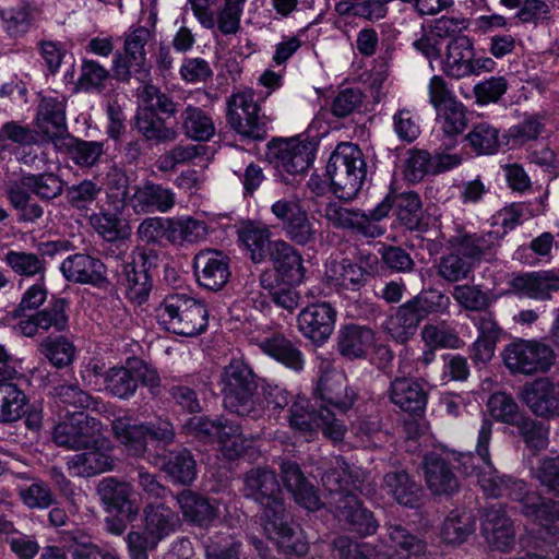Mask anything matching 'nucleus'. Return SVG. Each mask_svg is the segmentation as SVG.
<instances>
[{
    "label": "nucleus",
    "instance_id": "f257e3e1",
    "mask_svg": "<svg viewBox=\"0 0 559 559\" xmlns=\"http://www.w3.org/2000/svg\"><path fill=\"white\" fill-rule=\"evenodd\" d=\"M242 496L259 504L261 521L266 536L287 555L302 556L307 544L301 542L288 523L283 490L276 473L270 467H252L243 474Z\"/></svg>",
    "mask_w": 559,
    "mask_h": 559
},
{
    "label": "nucleus",
    "instance_id": "f03ea898",
    "mask_svg": "<svg viewBox=\"0 0 559 559\" xmlns=\"http://www.w3.org/2000/svg\"><path fill=\"white\" fill-rule=\"evenodd\" d=\"M219 386L224 407L229 413L253 420L264 415L266 405L276 411L289 404V393L276 384L267 383L261 394L254 372L241 359H233L224 367Z\"/></svg>",
    "mask_w": 559,
    "mask_h": 559
},
{
    "label": "nucleus",
    "instance_id": "7ed1b4c3",
    "mask_svg": "<svg viewBox=\"0 0 559 559\" xmlns=\"http://www.w3.org/2000/svg\"><path fill=\"white\" fill-rule=\"evenodd\" d=\"M478 483L487 496L518 502L521 514L540 526L549 527L559 520V503L531 490L522 479L501 475L495 469L481 473Z\"/></svg>",
    "mask_w": 559,
    "mask_h": 559
},
{
    "label": "nucleus",
    "instance_id": "20e7f679",
    "mask_svg": "<svg viewBox=\"0 0 559 559\" xmlns=\"http://www.w3.org/2000/svg\"><path fill=\"white\" fill-rule=\"evenodd\" d=\"M326 176L333 193L338 199L355 198L367 177V165L358 145L349 142L340 143L328 160Z\"/></svg>",
    "mask_w": 559,
    "mask_h": 559
},
{
    "label": "nucleus",
    "instance_id": "39448f33",
    "mask_svg": "<svg viewBox=\"0 0 559 559\" xmlns=\"http://www.w3.org/2000/svg\"><path fill=\"white\" fill-rule=\"evenodd\" d=\"M158 322L169 332L195 336L207 326L205 306L187 294L167 295L156 309Z\"/></svg>",
    "mask_w": 559,
    "mask_h": 559
},
{
    "label": "nucleus",
    "instance_id": "423d86ee",
    "mask_svg": "<svg viewBox=\"0 0 559 559\" xmlns=\"http://www.w3.org/2000/svg\"><path fill=\"white\" fill-rule=\"evenodd\" d=\"M260 100L251 88L227 98V123L238 134L254 141H262L267 135V117L261 111Z\"/></svg>",
    "mask_w": 559,
    "mask_h": 559
},
{
    "label": "nucleus",
    "instance_id": "0eeeda50",
    "mask_svg": "<svg viewBox=\"0 0 559 559\" xmlns=\"http://www.w3.org/2000/svg\"><path fill=\"white\" fill-rule=\"evenodd\" d=\"M106 391L118 399L128 400L134 395L139 382L151 389L160 385V378L155 368L144 360L132 357L124 366H115L104 373Z\"/></svg>",
    "mask_w": 559,
    "mask_h": 559
},
{
    "label": "nucleus",
    "instance_id": "6e6552de",
    "mask_svg": "<svg viewBox=\"0 0 559 559\" xmlns=\"http://www.w3.org/2000/svg\"><path fill=\"white\" fill-rule=\"evenodd\" d=\"M394 209L401 226L409 231L426 233L429 229V215L423 209L420 195L415 191L389 193L372 209L373 221H381Z\"/></svg>",
    "mask_w": 559,
    "mask_h": 559
},
{
    "label": "nucleus",
    "instance_id": "1a4fd4ad",
    "mask_svg": "<svg viewBox=\"0 0 559 559\" xmlns=\"http://www.w3.org/2000/svg\"><path fill=\"white\" fill-rule=\"evenodd\" d=\"M316 144L298 138L274 139L266 145L265 157L278 171L299 175L314 160Z\"/></svg>",
    "mask_w": 559,
    "mask_h": 559
},
{
    "label": "nucleus",
    "instance_id": "9d476101",
    "mask_svg": "<svg viewBox=\"0 0 559 559\" xmlns=\"http://www.w3.org/2000/svg\"><path fill=\"white\" fill-rule=\"evenodd\" d=\"M551 347L539 341L520 340L509 344L503 352V361L512 373L531 376L546 372L555 364Z\"/></svg>",
    "mask_w": 559,
    "mask_h": 559
},
{
    "label": "nucleus",
    "instance_id": "9b49d317",
    "mask_svg": "<svg viewBox=\"0 0 559 559\" xmlns=\"http://www.w3.org/2000/svg\"><path fill=\"white\" fill-rule=\"evenodd\" d=\"M157 254L153 250H141L132 260L121 264L118 271V284L123 287L127 297L136 305L144 304L152 290L153 283L148 273L156 265Z\"/></svg>",
    "mask_w": 559,
    "mask_h": 559
},
{
    "label": "nucleus",
    "instance_id": "f8f14e48",
    "mask_svg": "<svg viewBox=\"0 0 559 559\" xmlns=\"http://www.w3.org/2000/svg\"><path fill=\"white\" fill-rule=\"evenodd\" d=\"M99 423L81 411H67L66 419L52 432L53 442L68 450H87L97 444L96 432Z\"/></svg>",
    "mask_w": 559,
    "mask_h": 559
},
{
    "label": "nucleus",
    "instance_id": "ddd939ff",
    "mask_svg": "<svg viewBox=\"0 0 559 559\" xmlns=\"http://www.w3.org/2000/svg\"><path fill=\"white\" fill-rule=\"evenodd\" d=\"M323 487L342 500L346 495H360L371 498L376 493V485L361 468L349 466L344 460H337L336 466L329 468L321 476Z\"/></svg>",
    "mask_w": 559,
    "mask_h": 559
},
{
    "label": "nucleus",
    "instance_id": "4468645a",
    "mask_svg": "<svg viewBox=\"0 0 559 559\" xmlns=\"http://www.w3.org/2000/svg\"><path fill=\"white\" fill-rule=\"evenodd\" d=\"M152 34L148 28L139 26L124 37L123 51H117L112 61V76L127 83L133 74L144 72L146 64V45Z\"/></svg>",
    "mask_w": 559,
    "mask_h": 559
},
{
    "label": "nucleus",
    "instance_id": "2eb2a0df",
    "mask_svg": "<svg viewBox=\"0 0 559 559\" xmlns=\"http://www.w3.org/2000/svg\"><path fill=\"white\" fill-rule=\"evenodd\" d=\"M68 241H48L41 245V253L9 250L3 257L7 266L17 276L44 281L47 272L46 255L53 257L69 249Z\"/></svg>",
    "mask_w": 559,
    "mask_h": 559
},
{
    "label": "nucleus",
    "instance_id": "dca6fc26",
    "mask_svg": "<svg viewBox=\"0 0 559 559\" xmlns=\"http://www.w3.org/2000/svg\"><path fill=\"white\" fill-rule=\"evenodd\" d=\"M336 316L335 308L329 302L310 304L297 317L298 331L313 344L322 345L334 331Z\"/></svg>",
    "mask_w": 559,
    "mask_h": 559
},
{
    "label": "nucleus",
    "instance_id": "f3484780",
    "mask_svg": "<svg viewBox=\"0 0 559 559\" xmlns=\"http://www.w3.org/2000/svg\"><path fill=\"white\" fill-rule=\"evenodd\" d=\"M230 259L215 249L201 250L194 255L193 271L199 286L211 290H221L229 281Z\"/></svg>",
    "mask_w": 559,
    "mask_h": 559
},
{
    "label": "nucleus",
    "instance_id": "a211bd4d",
    "mask_svg": "<svg viewBox=\"0 0 559 559\" xmlns=\"http://www.w3.org/2000/svg\"><path fill=\"white\" fill-rule=\"evenodd\" d=\"M425 483L433 496L450 497L459 491L460 481L451 461L435 452L427 453L421 461Z\"/></svg>",
    "mask_w": 559,
    "mask_h": 559
},
{
    "label": "nucleus",
    "instance_id": "6ab92c4d",
    "mask_svg": "<svg viewBox=\"0 0 559 559\" xmlns=\"http://www.w3.org/2000/svg\"><path fill=\"white\" fill-rule=\"evenodd\" d=\"M501 236L497 231L484 234H461L449 239V245L466 260L475 265L481 261L496 260L497 250L500 247Z\"/></svg>",
    "mask_w": 559,
    "mask_h": 559
},
{
    "label": "nucleus",
    "instance_id": "aec40b11",
    "mask_svg": "<svg viewBox=\"0 0 559 559\" xmlns=\"http://www.w3.org/2000/svg\"><path fill=\"white\" fill-rule=\"evenodd\" d=\"M60 271L69 282L104 287L107 283V267L98 258L86 253H74L66 258Z\"/></svg>",
    "mask_w": 559,
    "mask_h": 559
},
{
    "label": "nucleus",
    "instance_id": "412c9836",
    "mask_svg": "<svg viewBox=\"0 0 559 559\" xmlns=\"http://www.w3.org/2000/svg\"><path fill=\"white\" fill-rule=\"evenodd\" d=\"M38 131L57 147L70 133L66 119V103L52 96L41 97L35 119Z\"/></svg>",
    "mask_w": 559,
    "mask_h": 559
},
{
    "label": "nucleus",
    "instance_id": "4be33fe9",
    "mask_svg": "<svg viewBox=\"0 0 559 559\" xmlns=\"http://www.w3.org/2000/svg\"><path fill=\"white\" fill-rule=\"evenodd\" d=\"M176 203V195L170 188L163 185L146 181L133 187L129 198V205L139 215L151 213H167Z\"/></svg>",
    "mask_w": 559,
    "mask_h": 559
},
{
    "label": "nucleus",
    "instance_id": "5701e85b",
    "mask_svg": "<svg viewBox=\"0 0 559 559\" xmlns=\"http://www.w3.org/2000/svg\"><path fill=\"white\" fill-rule=\"evenodd\" d=\"M509 285L521 297L547 301L554 293H559V272L546 270L519 274Z\"/></svg>",
    "mask_w": 559,
    "mask_h": 559
},
{
    "label": "nucleus",
    "instance_id": "b1692460",
    "mask_svg": "<svg viewBox=\"0 0 559 559\" xmlns=\"http://www.w3.org/2000/svg\"><path fill=\"white\" fill-rule=\"evenodd\" d=\"M314 395L342 413L350 409L358 397L357 391L348 385L346 376L338 371L323 372L318 380Z\"/></svg>",
    "mask_w": 559,
    "mask_h": 559
},
{
    "label": "nucleus",
    "instance_id": "393cba45",
    "mask_svg": "<svg viewBox=\"0 0 559 559\" xmlns=\"http://www.w3.org/2000/svg\"><path fill=\"white\" fill-rule=\"evenodd\" d=\"M523 402L538 417L559 416V390L548 378H538L522 388Z\"/></svg>",
    "mask_w": 559,
    "mask_h": 559
},
{
    "label": "nucleus",
    "instance_id": "a878e982",
    "mask_svg": "<svg viewBox=\"0 0 559 559\" xmlns=\"http://www.w3.org/2000/svg\"><path fill=\"white\" fill-rule=\"evenodd\" d=\"M336 512L340 522L361 537L374 534L379 527L373 513L356 495H346L342 500H336Z\"/></svg>",
    "mask_w": 559,
    "mask_h": 559
},
{
    "label": "nucleus",
    "instance_id": "bb28decb",
    "mask_svg": "<svg viewBox=\"0 0 559 559\" xmlns=\"http://www.w3.org/2000/svg\"><path fill=\"white\" fill-rule=\"evenodd\" d=\"M473 40L469 37H457L448 41L440 60V69L444 75L454 80L473 76Z\"/></svg>",
    "mask_w": 559,
    "mask_h": 559
},
{
    "label": "nucleus",
    "instance_id": "cd10ccee",
    "mask_svg": "<svg viewBox=\"0 0 559 559\" xmlns=\"http://www.w3.org/2000/svg\"><path fill=\"white\" fill-rule=\"evenodd\" d=\"M280 472L285 488L299 506L309 511H317L321 508V500L314 486L308 481L298 463L283 461Z\"/></svg>",
    "mask_w": 559,
    "mask_h": 559
},
{
    "label": "nucleus",
    "instance_id": "c85d7f7f",
    "mask_svg": "<svg viewBox=\"0 0 559 559\" xmlns=\"http://www.w3.org/2000/svg\"><path fill=\"white\" fill-rule=\"evenodd\" d=\"M389 400L401 411L413 416H421L427 405V392L413 378H395L388 391Z\"/></svg>",
    "mask_w": 559,
    "mask_h": 559
},
{
    "label": "nucleus",
    "instance_id": "c756f323",
    "mask_svg": "<svg viewBox=\"0 0 559 559\" xmlns=\"http://www.w3.org/2000/svg\"><path fill=\"white\" fill-rule=\"evenodd\" d=\"M481 530L487 543L499 550L506 551L514 542L513 522L501 506L486 508Z\"/></svg>",
    "mask_w": 559,
    "mask_h": 559
},
{
    "label": "nucleus",
    "instance_id": "7c9ffc66",
    "mask_svg": "<svg viewBox=\"0 0 559 559\" xmlns=\"http://www.w3.org/2000/svg\"><path fill=\"white\" fill-rule=\"evenodd\" d=\"M373 343V330L355 323L343 325L336 340L337 352L348 360L365 359Z\"/></svg>",
    "mask_w": 559,
    "mask_h": 559
},
{
    "label": "nucleus",
    "instance_id": "2f4dec72",
    "mask_svg": "<svg viewBox=\"0 0 559 559\" xmlns=\"http://www.w3.org/2000/svg\"><path fill=\"white\" fill-rule=\"evenodd\" d=\"M270 260L273 267L287 282L299 284L305 276L304 260L299 251L289 242L276 239L270 245Z\"/></svg>",
    "mask_w": 559,
    "mask_h": 559
},
{
    "label": "nucleus",
    "instance_id": "473e14b6",
    "mask_svg": "<svg viewBox=\"0 0 559 559\" xmlns=\"http://www.w3.org/2000/svg\"><path fill=\"white\" fill-rule=\"evenodd\" d=\"M368 275L362 266L348 259L333 260L325 270L326 283L340 293L360 290L367 284Z\"/></svg>",
    "mask_w": 559,
    "mask_h": 559
},
{
    "label": "nucleus",
    "instance_id": "72a5a7b5",
    "mask_svg": "<svg viewBox=\"0 0 559 559\" xmlns=\"http://www.w3.org/2000/svg\"><path fill=\"white\" fill-rule=\"evenodd\" d=\"M382 488L401 506L417 508L420 503L423 488L405 469L385 473Z\"/></svg>",
    "mask_w": 559,
    "mask_h": 559
},
{
    "label": "nucleus",
    "instance_id": "f704fd0d",
    "mask_svg": "<svg viewBox=\"0 0 559 559\" xmlns=\"http://www.w3.org/2000/svg\"><path fill=\"white\" fill-rule=\"evenodd\" d=\"M134 128L145 141L155 145L170 143L178 138L176 124H168L165 118L152 109L140 108L136 111Z\"/></svg>",
    "mask_w": 559,
    "mask_h": 559
},
{
    "label": "nucleus",
    "instance_id": "c9c22d12",
    "mask_svg": "<svg viewBox=\"0 0 559 559\" xmlns=\"http://www.w3.org/2000/svg\"><path fill=\"white\" fill-rule=\"evenodd\" d=\"M57 148L66 153L72 163L80 168L97 166L106 154L105 142L87 141L72 134L63 138Z\"/></svg>",
    "mask_w": 559,
    "mask_h": 559
},
{
    "label": "nucleus",
    "instance_id": "e433bc0d",
    "mask_svg": "<svg viewBox=\"0 0 559 559\" xmlns=\"http://www.w3.org/2000/svg\"><path fill=\"white\" fill-rule=\"evenodd\" d=\"M179 123L183 134L194 141L207 142L215 134L211 114L192 104H185L181 108Z\"/></svg>",
    "mask_w": 559,
    "mask_h": 559
},
{
    "label": "nucleus",
    "instance_id": "4c0bfd02",
    "mask_svg": "<svg viewBox=\"0 0 559 559\" xmlns=\"http://www.w3.org/2000/svg\"><path fill=\"white\" fill-rule=\"evenodd\" d=\"M421 321L411 301L407 300L385 320L383 329L393 341L405 344L416 334Z\"/></svg>",
    "mask_w": 559,
    "mask_h": 559
},
{
    "label": "nucleus",
    "instance_id": "58836bf2",
    "mask_svg": "<svg viewBox=\"0 0 559 559\" xmlns=\"http://www.w3.org/2000/svg\"><path fill=\"white\" fill-rule=\"evenodd\" d=\"M111 426L115 437L130 454L140 456L145 452L148 437L146 424L126 415L115 418Z\"/></svg>",
    "mask_w": 559,
    "mask_h": 559
},
{
    "label": "nucleus",
    "instance_id": "ea45409f",
    "mask_svg": "<svg viewBox=\"0 0 559 559\" xmlns=\"http://www.w3.org/2000/svg\"><path fill=\"white\" fill-rule=\"evenodd\" d=\"M67 466L73 476L92 477L110 471L114 466V460L107 453L102 452L96 444L82 453L70 456Z\"/></svg>",
    "mask_w": 559,
    "mask_h": 559
},
{
    "label": "nucleus",
    "instance_id": "a19ab883",
    "mask_svg": "<svg viewBox=\"0 0 559 559\" xmlns=\"http://www.w3.org/2000/svg\"><path fill=\"white\" fill-rule=\"evenodd\" d=\"M96 491L102 503L108 511L126 514L133 513L130 500L132 493L130 484L119 481L114 477H106L99 481Z\"/></svg>",
    "mask_w": 559,
    "mask_h": 559
},
{
    "label": "nucleus",
    "instance_id": "79ce46f5",
    "mask_svg": "<svg viewBox=\"0 0 559 559\" xmlns=\"http://www.w3.org/2000/svg\"><path fill=\"white\" fill-rule=\"evenodd\" d=\"M260 348L263 353L294 371H300L304 368L305 360L301 350L282 334L266 337L260 343Z\"/></svg>",
    "mask_w": 559,
    "mask_h": 559
},
{
    "label": "nucleus",
    "instance_id": "37998d69",
    "mask_svg": "<svg viewBox=\"0 0 559 559\" xmlns=\"http://www.w3.org/2000/svg\"><path fill=\"white\" fill-rule=\"evenodd\" d=\"M144 521L146 533L157 542L175 532L180 524L177 513L163 503L146 506Z\"/></svg>",
    "mask_w": 559,
    "mask_h": 559
},
{
    "label": "nucleus",
    "instance_id": "c03bdc74",
    "mask_svg": "<svg viewBox=\"0 0 559 559\" xmlns=\"http://www.w3.org/2000/svg\"><path fill=\"white\" fill-rule=\"evenodd\" d=\"M177 503L186 521L207 525L216 516L215 508L203 496L185 489L176 496Z\"/></svg>",
    "mask_w": 559,
    "mask_h": 559
},
{
    "label": "nucleus",
    "instance_id": "a18cd8bd",
    "mask_svg": "<svg viewBox=\"0 0 559 559\" xmlns=\"http://www.w3.org/2000/svg\"><path fill=\"white\" fill-rule=\"evenodd\" d=\"M27 396L12 380L0 381V423H13L20 419L27 405Z\"/></svg>",
    "mask_w": 559,
    "mask_h": 559
},
{
    "label": "nucleus",
    "instance_id": "49530a36",
    "mask_svg": "<svg viewBox=\"0 0 559 559\" xmlns=\"http://www.w3.org/2000/svg\"><path fill=\"white\" fill-rule=\"evenodd\" d=\"M5 194L10 204L17 211L20 223H36L43 217V206L19 182H11L5 188Z\"/></svg>",
    "mask_w": 559,
    "mask_h": 559
},
{
    "label": "nucleus",
    "instance_id": "de8ad7c7",
    "mask_svg": "<svg viewBox=\"0 0 559 559\" xmlns=\"http://www.w3.org/2000/svg\"><path fill=\"white\" fill-rule=\"evenodd\" d=\"M209 235L206 222L192 216L170 218V242L175 245L199 243Z\"/></svg>",
    "mask_w": 559,
    "mask_h": 559
},
{
    "label": "nucleus",
    "instance_id": "09e8293b",
    "mask_svg": "<svg viewBox=\"0 0 559 559\" xmlns=\"http://www.w3.org/2000/svg\"><path fill=\"white\" fill-rule=\"evenodd\" d=\"M163 468L174 483L181 485H190L197 477V462L187 449L170 451Z\"/></svg>",
    "mask_w": 559,
    "mask_h": 559
},
{
    "label": "nucleus",
    "instance_id": "8fccbe9b",
    "mask_svg": "<svg viewBox=\"0 0 559 559\" xmlns=\"http://www.w3.org/2000/svg\"><path fill=\"white\" fill-rule=\"evenodd\" d=\"M499 133L498 128L481 121L473 126L465 135V141L476 155H492L500 147Z\"/></svg>",
    "mask_w": 559,
    "mask_h": 559
},
{
    "label": "nucleus",
    "instance_id": "3c124183",
    "mask_svg": "<svg viewBox=\"0 0 559 559\" xmlns=\"http://www.w3.org/2000/svg\"><path fill=\"white\" fill-rule=\"evenodd\" d=\"M384 543L396 555L426 552V543L401 524H388Z\"/></svg>",
    "mask_w": 559,
    "mask_h": 559
},
{
    "label": "nucleus",
    "instance_id": "603ef678",
    "mask_svg": "<svg viewBox=\"0 0 559 559\" xmlns=\"http://www.w3.org/2000/svg\"><path fill=\"white\" fill-rule=\"evenodd\" d=\"M420 336L426 347L459 349L464 345L457 331L444 321L424 325Z\"/></svg>",
    "mask_w": 559,
    "mask_h": 559
},
{
    "label": "nucleus",
    "instance_id": "864d4df0",
    "mask_svg": "<svg viewBox=\"0 0 559 559\" xmlns=\"http://www.w3.org/2000/svg\"><path fill=\"white\" fill-rule=\"evenodd\" d=\"M69 301L66 298H52L48 306L35 312L37 323L45 332H64L69 326Z\"/></svg>",
    "mask_w": 559,
    "mask_h": 559
},
{
    "label": "nucleus",
    "instance_id": "5fc2aeb1",
    "mask_svg": "<svg viewBox=\"0 0 559 559\" xmlns=\"http://www.w3.org/2000/svg\"><path fill=\"white\" fill-rule=\"evenodd\" d=\"M475 530V521L471 513L453 510L443 522L441 535L448 544H462Z\"/></svg>",
    "mask_w": 559,
    "mask_h": 559
},
{
    "label": "nucleus",
    "instance_id": "6e6d98bb",
    "mask_svg": "<svg viewBox=\"0 0 559 559\" xmlns=\"http://www.w3.org/2000/svg\"><path fill=\"white\" fill-rule=\"evenodd\" d=\"M19 185L44 201L56 199L63 192V181L52 173L23 176Z\"/></svg>",
    "mask_w": 559,
    "mask_h": 559
},
{
    "label": "nucleus",
    "instance_id": "4d7b16f0",
    "mask_svg": "<svg viewBox=\"0 0 559 559\" xmlns=\"http://www.w3.org/2000/svg\"><path fill=\"white\" fill-rule=\"evenodd\" d=\"M229 423V420L222 418L211 419L207 416H194L186 421L183 428L188 435L199 440L218 442Z\"/></svg>",
    "mask_w": 559,
    "mask_h": 559
},
{
    "label": "nucleus",
    "instance_id": "13d9d810",
    "mask_svg": "<svg viewBox=\"0 0 559 559\" xmlns=\"http://www.w3.org/2000/svg\"><path fill=\"white\" fill-rule=\"evenodd\" d=\"M55 402L59 407L67 411L68 407H73V411H81L87 408H96V400L83 391L78 384H59L53 388Z\"/></svg>",
    "mask_w": 559,
    "mask_h": 559
},
{
    "label": "nucleus",
    "instance_id": "bf43d9fd",
    "mask_svg": "<svg viewBox=\"0 0 559 559\" xmlns=\"http://www.w3.org/2000/svg\"><path fill=\"white\" fill-rule=\"evenodd\" d=\"M39 352L57 368L69 366L75 357V346L64 336H47L39 344Z\"/></svg>",
    "mask_w": 559,
    "mask_h": 559
},
{
    "label": "nucleus",
    "instance_id": "052dcab7",
    "mask_svg": "<svg viewBox=\"0 0 559 559\" xmlns=\"http://www.w3.org/2000/svg\"><path fill=\"white\" fill-rule=\"evenodd\" d=\"M333 550L338 559H386L369 543H359L350 537L342 535L333 540Z\"/></svg>",
    "mask_w": 559,
    "mask_h": 559
},
{
    "label": "nucleus",
    "instance_id": "680f3d73",
    "mask_svg": "<svg viewBox=\"0 0 559 559\" xmlns=\"http://www.w3.org/2000/svg\"><path fill=\"white\" fill-rule=\"evenodd\" d=\"M452 296L454 300L467 311L483 312L492 304V299L487 292H484L477 285H455Z\"/></svg>",
    "mask_w": 559,
    "mask_h": 559
},
{
    "label": "nucleus",
    "instance_id": "e2e57ef3",
    "mask_svg": "<svg viewBox=\"0 0 559 559\" xmlns=\"http://www.w3.org/2000/svg\"><path fill=\"white\" fill-rule=\"evenodd\" d=\"M473 270L472 262L455 250L441 257L438 264V275L450 283L466 280Z\"/></svg>",
    "mask_w": 559,
    "mask_h": 559
},
{
    "label": "nucleus",
    "instance_id": "0e129e2a",
    "mask_svg": "<svg viewBox=\"0 0 559 559\" xmlns=\"http://www.w3.org/2000/svg\"><path fill=\"white\" fill-rule=\"evenodd\" d=\"M240 239L250 252V258L254 263L262 262L267 252L270 253V245L273 241L271 230L267 227H247L240 233Z\"/></svg>",
    "mask_w": 559,
    "mask_h": 559
},
{
    "label": "nucleus",
    "instance_id": "69168bd1",
    "mask_svg": "<svg viewBox=\"0 0 559 559\" xmlns=\"http://www.w3.org/2000/svg\"><path fill=\"white\" fill-rule=\"evenodd\" d=\"M421 320L433 313L448 312L451 300L445 294L436 290H424L409 299Z\"/></svg>",
    "mask_w": 559,
    "mask_h": 559
},
{
    "label": "nucleus",
    "instance_id": "338daca9",
    "mask_svg": "<svg viewBox=\"0 0 559 559\" xmlns=\"http://www.w3.org/2000/svg\"><path fill=\"white\" fill-rule=\"evenodd\" d=\"M437 122L450 140L461 134L466 128L465 107L461 102L436 111Z\"/></svg>",
    "mask_w": 559,
    "mask_h": 559
},
{
    "label": "nucleus",
    "instance_id": "774afa93",
    "mask_svg": "<svg viewBox=\"0 0 559 559\" xmlns=\"http://www.w3.org/2000/svg\"><path fill=\"white\" fill-rule=\"evenodd\" d=\"M21 501L29 509H48L56 503V497L49 487L41 479L34 480L29 486L19 489Z\"/></svg>",
    "mask_w": 559,
    "mask_h": 559
}]
</instances>
